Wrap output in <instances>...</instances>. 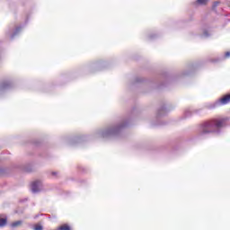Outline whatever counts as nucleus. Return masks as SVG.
Masks as SVG:
<instances>
[{
	"label": "nucleus",
	"mask_w": 230,
	"mask_h": 230,
	"mask_svg": "<svg viewBox=\"0 0 230 230\" xmlns=\"http://www.w3.org/2000/svg\"><path fill=\"white\" fill-rule=\"evenodd\" d=\"M8 224V217H0V227H4Z\"/></svg>",
	"instance_id": "4"
},
{
	"label": "nucleus",
	"mask_w": 230,
	"mask_h": 230,
	"mask_svg": "<svg viewBox=\"0 0 230 230\" xmlns=\"http://www.w3.org/2000/svg\"><path fill=\"white\" fill-rule=\"evenodd\" d=\"M57 173H58L57 172H52L51 175H57Z\"/></svg>",
	"instance_id": "11"
},
{
	"label": "nucleus",
	"mask_w": 230,
	"mask_h": 230,
	"mask_svg": "<svg viewBox=\"0 0 230 230\" xmlns=\"http://www.w3.org/2000/svg\"><path fill=\"white\" fill-rule=\"evenodd\" d=\"M10 85H12V83H10V81H7V82L2 83L0 87L1 89H6L7 87H10Z\"/></svg>",
	"instance_id": "5"
},
{
	"label": "nucleus",
	"mask_w": 230,
	"mask_h": 230,
	"mask_svg": "<svg viewBox=\"0 0 230 230\" xmlns=\"http://www.w3.org/2000/svg\"><path fill=\"white\" fill-rule=\"evenodd\" d=\"M226 57H230V52H226Z\"/></svg>",
	"instance_id": "10"
},
{
	"label": "nucleus",
	"mask_w": 230,
	"mask_h": 230,
	"mask_svg": "<svg viewBox=\"0 0 230 230\" xmlns=\"http://www.w3.org/2000/svg\"><path fill=\"white\" fill-rule=\"evenodd\" d=\"M58 230H71V226H69V225L67 224H64L62 226H60Z\"/></svg>",
	"instance_id": "6"
},
{
	"label": "nucleus",
	"mask_w": 230,
	"mask_h": 230,
	"mask_svg": "<svg viewBox=\"0 0 230 230\" xmlns=\"http://www.w3.org/2000/svg\"><path fill=\"white\" fill-rule=\"evenodd\" d=\"M40 186V181H33L31 184V190L33 191V193H37V191H39V187Z\"/></svg>",
	"instance_id": "3"
},
{
	"label": "nucleus",
	"mask_w": 230,
	"mask_h": 230,
	"mask_svg": "<svg viewBox=\"0 0 230 230\" xmlns=\"http://www.w3.org/2000/svg\"><path fill=\"white\" fill-rule=\"evenodd\" d=\"M229 121V118H221V119H212L203 122L199 127V134L204 136V134H213L217 132L218 128L226 127V124Z\"/></svg>",
	"instance_id": "1"
},
{
	"label": "nucleus",
	"mask_w": 230,
	"mask_h": 230,
	"mask_svg": "<svg viewBox=\"0 0 230 230\" xmlns=\"http://www.w3.org/2000/svg\"><path fill=\"white\" fill-rule=\"evenodd\" d=\"M219 102L221 105H227V103H230V93L224 95Z\"/></svg>",
	"instance_id": "2"
},
{
	"label": "nucleus",
	"mask_w": 230,
	"mask_h": 230,
	"mask_svg": "<svg viewBox=\"0 0 230 230\" xmlns=\"http://www.w3.org/2000/svg\"><path fill=\"white\" fill-rule=\"evenodd\" d=\"M198 4L206 5L208 4V0H197Z\"/></svg>",
	"instance_id": "8"
},
{
	"label": "nucleus",
	"mask_w": 230,
	"mask_h": 230,
	"mask_svg": "<svg viewBox=\"0 0 230 230\" xmlns=\"http://www.w3.org/2000/svg\"><path fill=\"white\" fill-rule=\"evenodd\" d=\"M43 228H42V226H40V225H36L35 226H34V230H42Z\"/></svg>",
	"instance_id": "9"
},
{
	"label": "nucleus",
	"mask_w": 230,
	"mask_h": 230,
	"mask_svg": "<svg viewBox=\"0 0 230 230\" xmlns=\"http://www.w3.org/2000/svg\"><path fill=\"white\" fill-rule=\"evenodd\" d=\"M22 221H15L11 224V227H19V226H22Z\"/></svg>",
	"instance_id": "7"
}]
</instances>
